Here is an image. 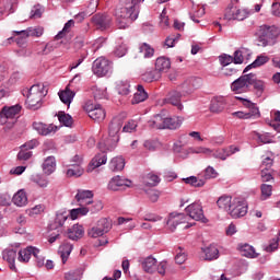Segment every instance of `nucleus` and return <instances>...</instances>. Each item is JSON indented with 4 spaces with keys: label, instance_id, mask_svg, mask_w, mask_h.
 Instances as JSON below:
<instances>
[{
    "label": "nucleus",
    "instance_id": "52",
    "mask_svg": "<svg viewBox=\"0 0 280 280\" xmlns=\"http://www.w3.org/2000/svg\"><path fill=\"white\" fill-rule=\"evenodd\" d=\"M261 189V200H268L272 196V185L262 184Z\"/></svg>",
    "mask_w": 280,
    "mask_h": 280
},
{
    "label": "nucleus",
    "instance_id": "64",
    "mask_svg": "<svg viewBox=\"0 0 280 280\" xmlns=\"http://www.w3.org/2000/svg\"><path fill=\"white\" fill-rule=\"evenodd\" d=\"M45 30L40 26L37 27H28V34H31V36H36L37 38H40V36H43Z\"/></svg>",
    "mask_w": 280,
    "mask_h": 280
},
{
    "label": "nucleus",
    "instance_id": "3",
    "mask_svg": "<svg viewBox=\"0 0 280 280\" xmlns=\"http://www.w3.org/2000/svg\"><path fill=\"white\" fill-rule=\"evenodd\" d=\"M280 30L277 26L261 25L257 32L258 42L261 47H268L277 43L279 38Z\"/></svg>",
    "mask_w": 280,
    "mask_h": 280
},
{
    "label": "nucleus",
    "instance_id": "4",
    "mask_svg": "<svg viewBox=\"0 0 280 280\" xmlns=\"http://www.w3.org/2000/svg\"><path fill=\"white\" fill-rule=\"evenodd\" d=\"M83 110L88 113L90 119L98 124L106 119V109L102 105L94 104L91 100L84 102Z\"/></svg>",
    "mask_w": 280,
    "mask_h": 280
},
{
    "label": "nucleus",
    "instance_id": "32",
    "mask_svg": "<svg viewBox=\"0 0 280 280\" xmlns=\"http://www.w3.org/2000/svg\"><path fill=\"white\" fill-rule=\"evenodd\" d=\"M12 202L15 207H25V205H27V194H25L24 190H19L14 194Z\"/></svg>",
    "mask_w": 280,
    "mask_h": 280
},
{
    "label": "nucleus",
    "instance_id": "23",
    "mask_svg": "<svg viewBox=\"0 0 280 280\" xmlns=\"http://www.w3.org/2000/svg\"><path fill=\"white\" fill-rule=\"evenodd\" d=\"M84 236V228L80 224H74L68 230L69 240L78 241Z\"/></svg>",
    "mask_w": 280,
    "mask_h": 280
},
{
    "label": "nucleus",
    "instance_id": "35",
    "mask_svg": "<svg viewBox=\"0 0 280 280\" xmlns=\"http://www.w3.org/2000/svg\"><path fill=\"white\" fill-rule=\"evenodd\" d=\"M143 82H156V80H161V73L156 69L147 70L142 74Z\"/></svg>",
    "mask_w": 280,
    "mask_h": 280
},
{
    "label": "nucleus",
    "instance_id": "21",
    "mask_svg": "<svg viewBox=\"0 0 280 280\" xmlns=\"http://www.w3.org/2000/svg\"><path fill=\"white\" fill-rule=\"evenodd\" d=\"M171 67L172 61H170V59L166 57H159L155 60V69L158 70V73H160V75H162V73H167Z\"/></svg>",
    "mask_w": 280,
    "mask_h": 280
},
{
    "label": "nucleus",
    "instance_id": "36",
    "mask_svg": "<svg viewBox=\"0 0 280 280\" xmlns=\"http://www.w3.org/2000/svg\"><path fill=\"white\" fill-rule=\"evenodd\" d=\"M268 60H270L268 56H264V55L258 56L253 63H250L244 69L243 73H247V71H250V69H257V67H262V65H266Z\"/></svg>",
    "mask_w": 280,
    "mask_h": 280
},
{
    "label": "nucleus",
    "instance_id": "60",
    "mask_svg": "<svg viewBox=\"0 0 280 280\" xmlns=\"http://www.w3.org/2000/svg\"><path fill=\"white\" fill-rule=\"evenodd\" d=\"M178 38H180V34L170 35L166 37L164 45L166 47H175L176 43H178Z\"/></svg>",
    "mask_w": 280,
    "mask_h": 280
},
{
    "label": "nucleus",
    "instance_id": "17",
    "mask_svg": "<svg viewBox=\"0 0 280 280\" xmlns=\"http://www.w3.org/2000/svg\"><path fill=\"white\" fill-rule=\"evenodd\" d=\"M165 114H156L151 120L148 121V126L153 130H165Z\"/></svg>",
    "mask_w": 280,
    "mask_h": 280
},
{
    "label": "nucleus",
    "instance_id": "45",
    "mask_svg": "<svg viewBox=\"0 0 280 280\" xmlns=\"http://www.w3.org/2000/svg\"><path fill=\"white\" fill-rule=\"evenodd\" d=\"M235 100H238V102H241V104H243L245 108H252L254 115H257V113H259V108L255 107L254 103L250 102L248 98H245L243 96H235Z\"/></svg>",
    "mask_w": 280,
    "mask_h": 280
},
{
    "label": "nucleus",
    "instance_id": "6",
    "mask_svg": "<svg viewBox=\"0 0 280 280\" xmlns=\"http://www.w3.org/2000/svg\"><path fill=\"white\" fill-rule=\"evenodd\" d=\"M250 82H253V73L244 74L232 82L231 89L236 95L248 93L250 91Z\"/></svg>",
    "mask_w": 280,
    "mask_h": 280
},
{
    "label": "nucleus",
    "instance_id": "11",
    "mask_svg": "<svg viewBox=\"0 0 280 280\" xmlns=\"http://www.w3.org/2000/svg\"><path fill=\"white\" fill-rule=\"evenodd\" d=\"M33 128L38 132L42 137H49V135H56L58 132V126L54 124H45V122H33Z\"/></svg>",
    "mask_w": 280,
    "mask_h": 280
},
{
    "label": "nucleus",
    "instance_id": "8",
    "mask_svg": "<svg viewBox=\"0 0 280 280\" xmlns=\"http://www.w3.org/2000/svg\"><path fill=\"white\" fill-rule=\"evenodd\" d=\"M231 218L237 220V218H244L248 213V206L243 199L234 198L233 203L228 212Z\"/></svg>",
    "mask_w": 280,
    "mask_h": 280
},
{
    "label": "nucleus",
    "instance_id": "38",
    "mask_svg": "<svg viewBox=\"0 0 280 280\" xmlns=\"http://www.w3.org/2000/svg\"><path fill=\"white\" fill-rule=\"evenodd\" d=\"M108 158L105 152L96 154L91 161L90 165L95 170V167H101V165H106Z\"/></svg>",
    "mask_w": 280,
    "mask_h": 280
},
{
    "label": "nucleus",
    "instance_id": "10",
    "mask_svg": "<svg viewBox=\"0 0 280 280\" xmlns=\"http://www.w3.org/2000/svg\"><path fill=\"white\" fill-rule=\"evenodd\" d=\"M200 86V79L190 78L186 80L183 84H180L177 90L182 92V95L185 97L187 95H191L196 89Z\"/></svg>",
    "mask_w": 280,
    "mask_h": 280
},
{
    "label": "nucleus",
    "instance_id": "37",
    "mask_svg": "<svg viewBox=\"0 0 280 280\" xmlns=\"http://www.w3.org/2000/svg\"><path fill=\"white\" fill-rule=\"evenodd\" d=\"M71 250H73V245L71 243H66L59 247V255L61 257L62 264H67V259H69Z\"/></svg>",
    "mask_w": 280,
    "mask_h": 280
},
{
    "label": "nucleus",
    "instance_id": "51",
    "mask_svg": "<svg viewBox=\"0 0 280 280\" xmlns=\"http://www.w3.org/2000/svg\"><path fill=\"white\" fill-rule=\"evenodd\" d=\"M96 226L101 229V231H103V235H105V233L110 231V221H108L106 218H103L97 221Z\"/></svg>",
    "mask_w": 280,
    "mask_h": 280
},
{
    "label": "nucleus",
    "instance_id": "34",
    "mask_svg": "<svg viewBox=\"0 0 280 280\" xmlns=\"http://www.w3.org/2000/svg\"><path fill=\"white\" fill-rule=\"evenodd\" d=\"M2 113L5 117V119H16V115L21 113V105H13L11 107H4L2 109Z\"/></svg>",
    "mask_w": 280,
    "mask_h": 280
},
{
    "label": "nucleus",
    "instance_id": "59",
    "mask_svg": "<svg viewBox=\"0 0 280 280\" xmlns=\"http://www.w3.org/2000/svg\"><path fill=\"white\" fill-rule=\"evenodd\" d=\"M43 16V7L40 4L34 5L31 10L30 19H40Z\"/></svg>",
    "mask_w": 280,
    "mask_h": 280
},
{
    "label": "nucleus",
    "instance_id": "47",
    "mask_svg": "<svg viewBox=\"0 0 280 280\" xmlns=\"http://www.w3.org/2000/svg\"><path fill=\"white\" fill-rule=\"evenodd\" d=\"M248 54V49L241 48L234 52L233 61L234 65H242L244 62V55Z\"/></svg>",
    "mask_w": 280,
    "mask_h": 280
},
{
    "label": "nucleus",
    "instance_id": "20",
    "mask_svg": "<svg viewBox=\"0 0 280 280\" xmlns=\"http://www.w3.org/2000/svg\"><path fill=\"white\" fill-rule=\"evenodd\" d=\"M2 257L4 261H8L9 267L11 270H16V249L14 248H7L2 252Z\"/></svg>",
    "mask_w": 280,
    "mask_h": 280
},
{
    "label": "nucleus",
    "instance_id": "50",
    "mask_svg": "<svg viewBox=\"0 0 280 280\" xmlns=\"http://www.w3.org/2000/svg\"><path fill=\"white\" fill-rule=\"evenodd\" d=\"M184 183H186V185H191V187H203L205 185V182L196 176L184 178Z\"/></svg>",
    "mask_w": 280,
    "mask_h": 280
},
{
    "label": "nucleus",
    "instance_id": "39",
    "mask_svg": "<svg viewBox=\"0 0 280 280\" xmlns=\"http://www.w3.org/2000/svg\"><path fill=\"white\" fill-rule=\"evenodd\" d=\"M31 180H32V183H35V185H37L42 189H45L49 186V179H47V177H45L40 174H33L31 176Z\"/></svg>",
    "mask_w": 280,
    "mask_h": 280
},
{
    "label": "nucleus",
    "instance_id": "46",
    "mask_svg": "<svg viewBox=\"0 0 280 280\" xmlns=\"http://www.w3.org/2000/svg\"><path fill=\"white\" fill-rule=\"evenodd\" d=\"M116 89L119 95H128L130 93V83L128 81H119Z\"/></svg>",
    "mask_w": 280,
    "mask_h": 280
},
{
    "label": "nucleus",
    "instance_id": "44",
    "mask_svg": "<svg viewBox=\"0 0 280 280\" xmlns=\"http://www.w3.org/2000/svg\"><path fill=\"white\" fill-rule=\"evenodd\" d=\"M73 25H75V22L73 20H69L62 31H60L57 35H56V40H60V38H65V36H67V34H69V32H71V27H73Z\"/></svg>",
    "mask_w": 280,
    "mask_h": 280
},
{
    "label": "nucleus",
    "instance_id": "16",
    "mask_svg": "<svg viewBox=\"0 0 280 280\" xmlns=\"http://www.w3.org/2000/svg\"><path fill=\"white\" fill-rule=\"evenodd\" d=\"M93 192L91 190H78L75 195V200L79 207H86L93 202Z\"/></svg>",
    "mask_w": 280,
    "mask_h": 280
},
{
    "label": "nucleus",
    "instance_id": "27",
    "mask_svg": "<svg viewBox=\"0 0 280 280\" xmlns=\"http://www.w3.org/2000/svg\"><path fill=\"white\" fill-rule=\"evenodd\" d=\"M217 205L219 209H222L229 213V211H231V207L233 206V197L222 196L218 199Z\"/></svg>",
    "mask_w": 280,
    "mask_h": 280
},
{
    "label": "nucleus",
    "instance_id": "5",
    "mask_svg": "<svg viewBox=\"0 0 280 280\" xmlns=\"http://www.w3.org/2000/svg\"><path fill=\"white\" fill-rule=\"evenodd\" d=\"M124 127V118L120 116H116L112 119L108 126V145H117L119 143V133L121 132V128Z\"/></svg>",
    "mask_w": 280,
    "mask_h": 280
},
{
    "label": "nucleus",
    "instance_id": "31",
    "mask_svg": "<svg viewBox=\"0 0 280 280\" xmlns=\"http://www.w3.org/2000/svg\"><path fill=\"white\" fill-rule=\"evenodd\" d=\"M124 167H126V160L121 156L113 158L109 162V170H112V172H121Z\"/></svg>",
    "mask_w": 280,
    "mask_h": 280
},
{
    "label": "nucleus",
    "instance_id": "22",
    "mask_svg": "<svg viewBox=\"0 0 280 280\" xmlns=\"http://www.w3.org/2000/svg\"><path fill=\"white\" fill-rule=\"evenodd\" d=\"M250 86H254L257 97H261L264 95V91H266V82L258 80L255 73H252Z\"/></svg>",
    "mask_w": 280,
    "mask_h": 280
},
{
    "label": "nucleus",
    "instance_id": "15",
    "mask_svg": "<svg viewBox=\"0 0 280 280\" xmlns=\"http://www.w3.org/2000/svg\"><path fill=\"white\" fill-rule=\"evenodd\" d=\"M132 182L130 179L122 178L121 176L113 177L108 183V189L117 191L119 187H130Z\"/></svg>",
    "mask_w": 280,
    "mask_h": 280
},
{
    "label": "nucleus",
    "instance_id": "14",
    "mask_svg": "<svg viewBox=\"0 0 280 280\" xmlns=\"http://www.w3.org/2000/svg\"><path fill=\"white\" fill-rule=\"evenodd\" d=\"M185 97L180 91L173 90L167 94L165 102L167 104H172V106H176L178 110H183V103H180V98Z\"/></svg>",
    "mask_w": 280,
    "mask_h": 280
},
{
    "label": "nucleus",
    "instance_id": "26",
    "mask_svg": "<svg viewBox=\"0 0 280 280\" xmlns=\"http://www.w3.org/2000/svg\"><path fill=\"white\" fill-rule=\"evenodd\" d=\"M43 172L47 174V176L54 174L56 172V158L48 156L43 163Z\"/></svg>",
    "mask_w": 280,
    "mask_h": 280
},
{
    "label": "nucleus",
    "instance_id": "54",
    "mask_svg": "<svg viewBox=\"0 0 280 280\" xmlns=\"http://www.w3.org/2000/svg\"><path fill=\"white\" fill-rule=\"evenodd\" d=\"M235 5L229 4V7L225 9L224 19H226V21H235Z\"/></svg>",
    "mask_w": 280,
    "mask_h": 280
},
{
    "label": "nucleus",
    "instance_id": "42",
    "mask_svg": "<svg viewBox=\"0 0 280 280\" xmlns=\"http://www.w3.org/2000/svg\"><path fill=\"white\" fill-rule=\"evenodd\" d=\"M89 213V209L86 206H81L80 208L70 210V218L71 220H78L79 218H82V215H86Z\"/></svg>",
    "mask_w": 280,
    "mask_h": 280
},
{
    "label": "nucleus",
    "instance_id": "18",
    "mask_svg": "<svg viewBox=\"0 0 280 280\" xmlns=\"http://www.w3.org/2000/svg\"><path fill=\"white\" fill-rule=\"evenodd\" d=\"M110 16L107 14L97 13L92 18V23L96 25L98 30H106L110 25Z\"/></svg>",
    "mask_w": 280,
    "mask_h": 280
},
{
    "label": "nucleus",
    "instance_id": "61",
    "mask_svg": "<svg viewBox=\"0 0 280 280\" xmlns=\"http://www.w3.org/2000/svg\"><path fill=\"white\" fill-rule=\"evenodd\" d=\"M88 235L89 237H93V238L102 237V235H104V230L95 225L89 230Z\"/></svg>",
    "mask_w": 280,
    "mask_h": 280
},
{
    "label": "nucleus",
    "instance_id": "43",
    "mask_svg": "<svg viewBox=\"0 0 280 280\" xmlns=\"http://www.w3.org/2000/svg\"><path fill=\"white\" fill-rule=\"evenodd\" d=\"M58 119L67 128H71V126H73V117H71L69 114H66L65 112L58 113Z\"/></svg>",
    "mask_w": 280,
    "mask_h": 280
},
{
    "label": "nucleus",
    "instance_id": "1",
    "mask_svg": "<svg viewBox=\"0 0 280 280\" xmlns=\"http://www.w3.org/2000/svg\"><path fill=\"white\" fill-rule=\"evenodd\" d=\"M144 0H121L115 11L116 23L119 30H126L139 19V3Z\"/></svg>",
    "mask_w": 280,
    "mask_h": 280
},
{
    "label": "nucleus",
    "instance_id": "49",
    "mask_svg": "<svg viewBox=\"0 0 280 280\" xmlns=\"http://www.w3.org/2000/svg\"><path fill=\"white\" fill-rule=\"evenodd\" d=\"M69 213H67V211H59L56 214V219H55V224H57L58 226H63L65 222H67V220L69 219Z\"/></svg>",
    "mask_w": 280,
    "mask_h": 280
},
{
    "label": "nucleus",
    "instance_id": "19",
    "mask_svg": "<svg viewBox=\"0 0 280 280\" xmlns=\"http://www.w3.org/2000/svg\"><path fill=\"white\" fill-rule=\"evenodd\" d=\"M235 152H240V148L231 145L226 149L217 150L212 155L214 159L226 161V159H229V156H232V154H235Z\"/></svg>",
    "mask_w": 280,
    "mask_h": 280
},
{
    "label": "nucleus",
    "instance_id": "58",
    "mask_svg": "<svg viewBox=\"0 0 280 280\" xmlns=\"http://www.w3.org/2000/svg\"><path fill=\"white\" fill-rule=\"evenodd\" d=\"M148 180L147 185H150L151 187H156L159 183H161V177L154 173H149L147 176Z\"/></svg>",
    "mask_w": 280,
    "mask_h": 280
},
{
    "label": "nucleus",
    "instance_id": "28",
    "mask_svg": "<svg viewBox=\"0 0 280 280\" xmlns=\"http://www.w3.org/2000/svg\"><path fill=\"white\" fill-rule=\"evenodd\" d=\"M142 268L144 272H156V258L152 256H148L147 258H144L142 261Z\"/></svg>",
    "mask_w": 280,
    "mask_h": 280
},
{
    "label": "nucleus",
    "instance_id": "2",
    "mask_svg": "<svg viewBox=\"0 0 280 280\" xmlns=\"http://www.w3.org/2000/svg\"><path fill=\"white\" fill-rule=\"evenodd\" d=\"M22 95L26 97V107L36 110L40 108V102H43V97L47 95V90H45V85L38 83L31 86V89L22 90Z\"/></svg>",
    "mask_w": 280,
    "mask_h": 280
},
{
    "label": "nucleus",
    "instance_id": "25",
    "mask_svg": "<svg viewBox=\"0 0 280 280\" xmlns=\"http://www.w3.org/2000/svg\"><path fill=\"white\" fill-rule=\"evenodd\" d=\"M58 95L62 104H66V106H71V102H73V98L75 97V92L66 88V90L60 91Z\"/></svg>",
    "mask_w": 280,
    "mask_h": 280
},
{
    "label": "nucleus",
    "instance_id": "63",
    "mask_svg": "<svg viewBox=\"0 0 280 280\" xmlns=\"http://www.w3.org/2000/svg\"><path fill=\"white\" fill-rule=\"evenodd\" d=\"M93 95L94 100H106L107 94L105 89L94 88Z\"/></svg>",
    "mask_w": 280,
    "mask_h": 280
},
{
    "label": "nucleus",
    "instance_id": "24",
    "mask_svg": "<svg viewBox=\"0 0 280 280\" xmlns=\"http://www.w3.org/2000/svg\"><path fill=\"white\" fill-rule=\"evenodd\" d=\"M180 126H183L182 117H177V116L167 117L166 116L164 129L176 130V129L180 128Z\"/></svg>",
    "mask_w": 280,
    "mask_h": 280
},
{
    "label": "nucleus",
    "instance_id": "7",
    "mask_svg": "<svg viewBox=\"0 0 280 280\" xmlns=\"http://www.w3.org/2000/svg\"><path fill=\"white\" fill-rule=\"evenodd\" d=\"M92 71L94 75L98 78H104V75H108L113 71V66L110 61L104 57H98L92 66Z\"/></svg>",
    "mask_w": 280,
    "mask_h": 280
},
{
    "label": "nucleus",
    "instance_id": "13",
    "mask_svg": "<svg viewBox=\"0 0 280 280\" xmlns=\"http://www.w3.org/2000/svg\"><path fill=\"white\" fill-rule=\"evenodd\" d=\"M38 253H40V250L38 248L28 246L19 252L18 261L27 264V261H30V259L32 258V255L35 259H38Z\"/></svg>",
    "mask_w": 280,
    "mask_h": 280
},
{
    "label": "nucleus",
    "instance_id": "55",
    "mask_svg": "<svg viewBox=\"0 0 280 280\" xmlns=\"http://www.w3.org/2000/svg\"><path fill=\"white\" fill-rule=\"evenodd\" d=\"M210 109L212 113H222V110H224V102L217 100L212 101Z\"/></svg>",
    "mask_w": 280,
    "mask_h": 280
},
{
    "label": "nucleus",
    "instance_id": "9",
    "mask_svg": "<svg viewBox=\"0 0 280 280\" xmlns=\"http://www.w3.org/2000/svg\"><path fill=\"white\" fill-rule=\"evenodd\" d=\"M186 213L191 218V220H196L197 222H207L205 211L202 210V205H200V202L189 205L186 208Z\"/></svg>",
    "mask_w": 280,
    "mask_h": 280
},
{
    "label": "nucleus",
    "instance_id": "56",
    "mask_svg": "<svg viewBox=\"0 0 280 280\" xmlns=\"http://www.w3.org/2000/svg\"><path fill=\"white\" fill-rule=\"evenodd\" d=\"M81 279H82V272L79 269L69 271L65 275V280H81Z\"/></svg>",
    "mask_w": 280,
    "mask_h": 280
},
{
    "label": "nucleus",
    "instance_id": "12",
    "mask_svg": "<svg viewBox=\"0 0 280 280\" xmlns=\"http://www.w3.org/2000/svg\"><path fill=\"white\" fill-rule=\"evenodd\" d=\"M185 222V214L183 213H171L168 219L163 222L162 226H168V229L174 233L176 231V226L178 224H184Z\"/></svg>",
    "mask_w": 280,
    "mask_h": 280
},
{
    "label": "nucleus",
    "instance_id": "48",
    "mask_svg": "<svg viewBox=\"0 0 280 280\" xmlns=\"http://www.w3.org/2000/svg\"><path fill=\"white\" fill-rule=\"evenodd\" d=\"M21 80V74L19 72H14L11 74L9 80L2 84L5 89H12L16 82Z\"/></svg>",
    "mask_w": 280,
    "mask_h": 280
},
{
    "label": "nucleus",
    "instance_id": "29",
    "mask_svg": "<svg viewBox=\"0 0 280 280\" xmlns=\"http://www.w3.org/2000/svg\"><path fill=\"white\" fill-rule=\"evenodd\" d=\"M145 100H148V92H145V89L143 88V85H138L137 92L135 93L131 103L141 104V102H145Z\"/></svg>",
    "mask_w": 280,
    "mask_h": 280
},
{
    "label": "nucleus",
    "instance_id": "30",
    "mask_svg": "<svg viewBox=\"0 0 280 280\" xmlns=\"http://www.w3.org/2000/svg\"><path fill=\"white\" fill-rule=\"evenodd\" d=\"M240 250L243 257H248L249 259H256V257H259V254L255 252V247L250 246L249 244L241 245Z\"/></svg>",
    "mask_w": 280,
    "mask_h": 280
},
{
    "label": "nucleus",
    "instance_id": "33",
    "mask_svg": "<svg viewBox=\"0 0 280 280\" xmlns=\"http://www.w3.org/2000/svg\"><path fill=\"white\" fill-rule=\"evenodd\" d=\"M207 261H213V259H218L220 257V250L215 245H210L203 249Z\"/></svg>",
    "mask_w": 280,
    "mask_h": 280
},
{
    "label": "nucleus",
    "instance_id": "62",
    "mask_svg": "<svg viewBox=\"0 0 280 280\" xmlns=\"http://www.w3.org/2000/svg\"><path fill=\"white\" fill-rule=\"evenodd\" d=\"M176 253H177L175 256L176 264L182 265L184 261H187V254H185V252H183L182 247H178Z\"/></svg>",
    "mask_w": 280,
    "mask_h": 280
},
{
    "label": "nucleus",
    "instance_id": "53",
    "mask_svg": "<svg viewBox=\"0 0 280 280\" xmlns=\"http://www.w3.org/2000/svg\"><path fill=\"white\" fill-rule=\"evenodd\" d=\"M85 207L92 213H97L98 211H102V209H104V205L102 203V201H92L91 205H88Z\"/></svg>",
    "mask_w": 280,
    "mask_h": 280
},
{
    "label": "nucleus",
    "instance_id": "41",
    "mask_svg": "<svg viewBox=\"0 0 280 280\" xmlns=\"http://www.w3.org/2000/svg\"><path fill=\"white\" fill-rule=\"evenodd\" d=\"M82 174H84V168H82V166H80V164H71V167L67 171V176L69 178L71 177H75V178H80V176H82Z\"/></svg>",
    "mask_w": 280,
    "mask_h": 280
},
{
    "label": "nucleus",
    "instance_id": "40",
    "mask_svg": "<svg viewBox=\"0 0 280 280\" xmlns=\"http://www.w3.org/2000/svg\"><path fill=\"white\" fill-rule=\"evenodd\" d=\"M139 54H141L143 58H152L154 56V47L148 43H141L139 45Z\"/></svg>",
    "mask_w": 280,
    "mask_h": 280
},
{
    "label": "nucleus",
    "instance_id": "57",
    "mask_svg": "<svg viewBox=\"0 0 280 280\" xmlns=\"http://www.w3.org/2000/svg\"><path fill=\"white\" fill-rule=\"evenodd\" d=\"M114 54L115 56H117V58H124V56L128 54V47L126 46V44H120L116 46Z\"/></svg>",
    "mask_w": 280,
    "mask_h": 280
}]
</instances>
